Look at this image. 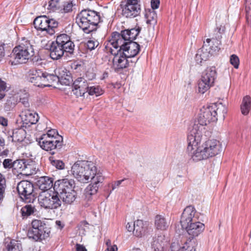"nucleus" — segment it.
Listing matches in <instances>:
<instances>
[{
  "label": "nucleus",
  "mask_w": 251,
  "mask_h": 251,
  "mask_svg": "<svg viewBox=\"0 0 251 251\" xmlns=\"http://www.w3.org/2000/svg\"><path fill=\"white\" fill-rule=\"evenodd\" d=\"M197 126L188 132L187 151L191 158L196 161L206 159L209 157L215 156L220 153L222 150L221 143L216 139H210L206 141L200 146L202 133L198 131Z\"/></svg>",
  "instance_id": "nucleus-1"
},
{
  "label": "nucleus",
  "mask_w": 251,
  "mask_h": 251,
  "mask_svg": "<svg viewBox=\"0 0 251 251\" xmlns=\"http://www.w3.org/2000/svg\"><path fill=\"white\" fill-rule=\"evenodd\" d=\"M34 55L33 46L30 40L23 38L8 56V61L11 65L26 63Z\"/></svg>",
  "instance_id": "nucleus-2"
},
{
  "label": "nucleus",
  "mask_w": 251,
  "mask_h": 251,
  "mask_svg": "<svg viewBox=\"0 0 251 251\" xmlns=\"http://www.w3.org/2000/svg\"><path fill=\"white\" fill-rule=\"evenodd\" d=\"M70 171L78 181L83 183H88L90 178L98 173L96 164L93 162L86 160L75 162L72 166Z\"/></svg>",
  "instance_id": "nucleus-3"
},
{
  "label": "nucleus",
  "mask_w": 251,
  "mask_h": 251,
  "mask_svg": "<svg viewBox=\"0 0 251 251\" xmlns=\"http://www.w3.org/2000/svg\"><path fill=\"white\" fill-rule=\"evenodd\" d=\"M101 21L100 13L89 9L81 10L76 18L78 25L86 33L95 30Z\"/></svg>",
  "instance_id": "nucleus-4"
},
{
  "label": "nucleus",
  "mask_w": 251,
  "mask_h": 251,
  "mask_svg": "<svg viewBox=\"0 0 251 251\" xmlns=\"http://www.w3.org/2000/svg\"><path fill=\"white\" fill-rule=\"evenodd\" d=\"M75 186L74 179L64 178L56 181L53 190L57 191L58 197L67 204H71L76 198V192L74 190Z\"/></svg>",
  "instance_id": "nucleus-5"
},
{
  "label": "nucleus",
  "mask_w": 251,
  "mask_h": 251,
  "mask_svg": "<svg viewBox=\"0 0 251 251\" xmlns=\"http://www.w3.org/2000/svg\"><path fill=\"white\" fill-rule=\"evenodd\" d=\"M218 107L214 104H211L210 105L203 106L200 109L199 114L198 121H196L193 126H190L188 128V132L194 128L195 126H198L199 129L198 132L200 131L202 133V130L204 129V126L211 122H215L218 118L216 117V113L215 110L218 109Z\"/></svg>",
  "instance_id": "nucleus-6"
},
{
  "label": "nucleus",
  "mask_w": 251,
  "mask_h": 251,
  "mask_svg": "<svg viewBox=\"0 0 251 251\" xmlns=\"http://www.w3.org/2000/svg\"><path fill=\"white\" fill-rule=\"evenodd\" d=\"M107 53L113 56L112 59V68L117 72H120L124 69L128 67V57L118 48V46H114L110 41L105 47Z\"/></svg>",
  "instance_id": "nucleus-7"
},
{
  "label": "nucleus",
  "mask_w": 251,
  "mask_h": 251,
  "mask_svg": "<svg viewBox=\"0 0 251 251\" xmlns=\"http://www.w3.org/2000/svg\"><path fill=\"white\" fill-rule=\"evenodd\" d=\"M38 201L40 206L46 209H57L62 203L56 190L41 192L38 196Z\"/></svg>",
  "instance_id": "nucleus-8"
},
{
  "label": "nucleus",
  "mask_w": 251,
  "mask_h": 251,
  "mask_svg": "<svg viewBox=\"0 0 251 251\" xmlns=\"http://www.w3.org/2000/svg\"><path fill=\"white\" fill-rule=\"evenodd\" d=\"M141 31V27L136 26L131 29L122 30L121 33L113 32L111 38L109 40L113 45L116 46H122L124 42H131L135 40Z\"/></svg>",
  "instance_id": "nucleus-9"
},
{
  "label": "nucleus",
  "mask_w": 251,
  "mask_h": 251,
  "mask_svg": "<svg viewBox=\"0 0 251 251\" xmlns=\"http://www.w3.org/2000/svg\"><path fill=\"white\" fill-rule=\"evenodd\" d=\"M50 77L49 73L39 69H30L27 74L28 81L38 87L51 86Z\"/></svg>",
  "instance_id": "nucleus-10"
},
{
  "label": "nucleus",
  "mask_w": 251,
  "mask_h": 251,
  "mask_svg": "<svg viewBox=\"0 0 251 251\" xmlns=\"http://www.w3.org/2000/svg\"><path fill=\"white\" fill-rule=\"evenodd\" d=\"M217 76L216 68L214 67H207L202 73L201 79L198 83L199 92L204 94L210 87L214 86Z\"/></svg>",
  "instance_id": "nucleus-11"
},
{
  "label": "nucleus",
  "mask_w": 251,
  "mask_h": 251,
  "mask_svg": "<svg viewBox=\"0 0 251 251\" xmlns=\"http://www.w3.org/2000/svg\"><path fill=\"white\" fill-rule=\"evenodd\" d=\"M33 24L37 30L44 32L45 34L53 35L58 26V23L53 19L46 16L38 17L35 19Z\"/></svg>",
  "instance_id": "nucleus-12"
},
{
  "label": "nucleus",
  "mask_w": 251,
  "mask_h": 251,
  "mask_svg": "<svg viewBox=\"0 0 251 251\" xmlns=\"http://www.w3.org/2000/svg\"><path fill=\"white\" fill-rule=\"evenodd\" d=\"M121 14L125 18H134L141 12V5L138 0H125L121 2Z\"/></svg>",
  "instance_id": "nucleus-13"
},
{
  "label": "nucleus",
  "mask_w": 251,
  "mask_h": 251,
  "mask_svg": "<svg viewBox=\"0 0 251 251\" xmlns=\"http://www.w3.org/2000/svg\"><path fill=\"white\" fill-rule=\"evenodd\" d=\"M90 179L92 180V182L87 186L84 193V199L87 201H90L92 200L93 196L97 193L100 184L102 183L104 180V177L101 173L98 172Z\"/></svg>",
  "instance_id": "nucleus-14"
},
{
  "label": "nucleus",
  "mask_w": 251,
  "mask_h": 251,
  "mask_svg": "<svg viewBox=\"0 0 251 251\" xmlns=\"http://www.w3.org/2000/svg\"><path fill=\"white\" fill-rule=\"evenodd\" d=\"M17 189L20 198L25 202H30L33 200V185L30 181H20L17 185Z\"/></svg>",
  "instance_id": "nucleus-15"
},
{
  "label": "nucleus",
  "mask_w": 251,
  "mask_h": 251,
  "mask_svg": "<svg viewBox=\"0 0 251 251\" xmlns=\"http://www.w3.org/2000/svg\"><path fill=\"white\" fill-rule=\"evenodd\" d=\"M55 74H50V75L53 77H50L51 79L50 82L51 86L54 83H58L69 85L72 80V77L69 71L65 67H59L54 70Z\"/></svg>",
  "instance_id": "nucleus-16"
},
{
  "label": "nucleus",
  "mask_w": 251,
  "mask_h": 251,
  "mask_svg": "<svg viewBox=\"0 0 251 251\" xmlns=\"http://www.w3.org/2000/svg\"><path fill=\"white\" fill-rule=\"evenodd\" d=\"M36 141L40 147L47 151L59 149L62 146L61 141L55 140V138L52 137L50 138L48 136H41L36 139Z\"/></svg>",
  "instance_id": "nucleus-17"
},
{
  "label": "nucleus",
  "mask_w": 251,
  "mask_h": 251,
  "mask_svg": "<svg viewBox=\"0 0 251 251\" xmlns=\"http://www.w3.org/2000/svg\"><path fill=\"white\" fill-rule=\"evenodd\" d=\"M224 32V27L220 26L214 29L213 32L209 35L210 38H207L206 42L210 48L214 51H219L220 50L219 45L221 44L220 40L222 38V34Z\"/></svg>",
  "instance_id": "nucleus-18"
},
{
  "label": "nucleus",
  "mask_w": 251,
  "mask_h": 251,
  "mask_svg": "<svg viewBox=\"0 0 251 251\" xmlns=\"http://www.w3.org/2000/svg\"><path fill=\"white\" fill-rule=\"evenodd\" d=\"M20 116L23 124L25 126H30L31 125L36 124L39 119L38 114L29 109H23Z\"/></svg>",
  "instance_id": "nucleus-19"
},
{
  "label": "nucleus",
  "mask_w": 251,
  "mask_h": 251,
  "mask_svg": "<svg viewBox=\"0 0 251 251\" xmlns=\"http://www.w3.org/2000/svg\"><path fill=\"white\" fill-rule=\"evenodd\" d=\"M118 48L122 51H124L125 54L128 58L135 57L140 50V45L137 42L133 41L124 42L122 46H118Z\"/></svg>",
  "instance_id": "nucleus-20"
},
{
  "label": "nucleus",
  "mask_w": 251,
  "mask_h": 251,
  "mask_svg": "<svg viewBox=\"0 0 251 251\" xmlns=\"http://www.w3.org/2000/svg\"><path fill=\"white\" fill-rule=\"evenodd\" d=\"M195 213L196 210L194 206L189 205L184 209L180 222L182 227L188 226V224L198 220Z\"/></svg>",
  "instance_id": "nucleus-21"
},
{
  "label": "nucleus",
  "mask_w": 251,
  "mask_h": 251,
  "mask_svg": "<svg viewBox=\"0 0 251 251\" xmlns=\"http://www.w3.org/2000/svg\"><path fill=\"white\" fill-rule=\"evenodd\" d=\"M55 42L66 50V52L72 53L74 52L75 45L68 35L62 34L57 36Z\"/></svg>",
  "instance_id": "nucleus-22"
},
{
  "label": "nucleus",
  "mask_w": 251,
  "mask_h": 251,
  "mask_svg": "<svg viewBox=\"0 0 251 251\" xmlns=\"http://www.w3.org/2000/svg\"><path fill=\"white\" fill-rule=\"evenodd\" d=\"M204 225L197 221L188 224V226H183L191 238H194L201 233L204 229Z\"/></svg>",
  "instance_id": "nucleus-23"
},
{
  "label": "nucleus",
  "mask_w": 251,
  "mask_h": 251,
  "mask_svg": "<svg viewBox=\"0 0 251 251\" xmlns=\"http://www.w3.org/2000/svg\"><path fill=\"white\" fill-rule=\"evenodd\" d=\"M50 57L53 60H58L64 55L66 50H64L55 42H52L50 46Z\"/></svg>",
  "instance_id": "nucleus-24"
},
{
  "label": "nucleus",
  "mask_w": 251,
  "mask_h": 251,
  "mask_svg": "<svg viewBox=\"0 0 251 251\" xmlns=\"http://www.w3.org/2000/svg\"><path fill=\"white\" fill-rule=\"evenodd\" d=\"M53 179L50 177L42 176L37 181V185L43 191H50L49 190L53 186Z\"/></svg>",
  "instance_id": "nucleus-25"
},
{
  "label": "nucleus",
  "mask_w": 251,
  "mask_h": 251,
  "mask_svg": "<svg viewBox=\"0 0 251 251\" xmlns=\"http://www.w3.org/2000/svg\"><path fill=\"white\" fill-rule=\"evenodd\" d=\"M32 227L36 229L39 232L44 233L46 236H49L50 229L47 227L46 224L39 220H34L31 223Z\"/></svg>",
  "instance_id": "nucleus-26"
},
{
  "label": "nucleus",
  "mask_w": 251,
  "mask_h": 251,
  "mask_svg": "<svg viewBox=\"0 0 251 251\" xmlns=\"http://www.w3.org/2000/svg\"><path fill=\"white\" fill-rule=\"evenodd\" d=\"M165 236L163 235L154 237L151 243V246L153 251H163Z\"/></svg>",
  "instance_id": "nucleus-27"
},
{
  "label": "nucleus",
  "mask_w": 251,
  "mask_h": 251,
  "mask_svg": "<svg viewBox=\"0 0 251 251\" xmlns=\"http://www.w3.org/2000/svg\"><path fill=\"white\" fill-rule=\"evenodd\" d=\"M26 131L24 127H21L13 129L12 135L11 136L13 142H21L24 140L26 136Z\"/></svg>",
  "instance_id": "nucleus-28"
},
{
  "label": "nucleus",
  "mask_w": 251,
  "mask_h": 251,
  "mask_svg": "<svg viewBox=\"0 0 251 251\" xmlns=\"http://www.w3.org/2000/svg\"><path fill=\"white\" fill-rule=\"evenodd\" d=\"M133 235L137 237H141L144 234L146 227L144 222L141 220H137L134 222Z\"/></svg>",
  "instance_id": "nucleus-29"
},
{
  "label": "nucleus",
  "mask_w": 251,
  "mask_h": 251,
  "mask_svg": "<svg viewBox=\"0 0 251 251\" xmlns=\"http://www.w3.org/2000/svg\"><path fill=\"white\" fill-rule=\"evenodd\" d=\"M169 223L162 215H157L155 218V226L158 229L166 230L169 226Z\"/></svg>",
  "instance_id": "nucleus-30"
},
{
  "label": "nucleus",
  "mask_w": 251,
  "mask_h": 251,
  "mask_svg": "<svg viewBox=\"0 0 251 251\" xmlns=\"http://www.w3.org/2000/svg\"><path fill=\"white\" fill-rule=\"evenodd\" d=\"M27 235L29 238L32 239L36 241L39 240L45 239L48 237L45 236L44 233L39 232V231L33 227L29 229Z\"/></svg>",
  "instance_id": "nucleus-31"
},
{
  "label": "nucleus",
  "mask_w": 251,
  "mask_h": 251,
  "mask_svg": "<svg viewBox=\"0 0 251 251\" xmlns=\"http://www.w3.org/2000/svg\"><path fill=\"white\" fill-rule=\"evenodd\" d=\"M90 84L84 77L77 78L74 82V87L83 90L85 93L87 92Z\"/></svg>",
  "instance_id": "nucleus-32"
},
{
  "label": "nucleus",
  "mask_w": 251,
  "mask_h": 251,
  "mask_svg": "<svg viewBox=\"0 0 251 251\" xmlns=\"http://www.w3.org/2000/svg\"><path fill=\"white\" fill-rule=\"evenodd\" d=\"M251 98L248 96H245L242 100L241 105V111L242 114L247 115L251 110Z\"/></svg>",
  "instance_id": "nucleus-33"
},
{
  "label": "nucleus",
  "mask_w": 251,
  "mask_h": 251,
  "mask_svg": "<svg viewBox=\"0 0 251 251\" xmlns=\"http://www.w3.org/2000/svg\"><path fill=\"white\" fill-rule=\"evenodd\" d=\"M198 50H201V56L202 58V59H203V61H206L209 58L210 54L213 53V51L216 52V51H214L212 50L210 46H208L207 43L204 42L203 45L202 47L199 49Z\"/></svg>",
  "instance_id": "nucleus-34"
},
{
  "label": "nucleus",
  "mask_w": 251,
  "mask_h": 251,
  "mask_svg": "<svg viewBox=\"0 0 251 251\" xmlns=\"http://www.w3.org/2000/svg\"><path fill=\"white\" fill-rule=\"evenodd\" d=\"M34 164L29 159H26L23 172L26 175H31L35 172Z\"/></svg>",
  "instance_id": "nucleus-35"
},
{
  "label": "nucleus",
  "mask_w": 251,
  "mask_h": 251,
  "mask_svg": "<svg viewBox=\"0 0 251 251\" xmlns=\"http://www.w3.org/2000/svg\"><path fill=\"white\" fill-rule=\"evenodd\" d=\"M10 88V85L0 77V100L5 97V92L8 91Z\"/></svg>",
  "instance_id": "nucleus-36"
},
{
  "label": "nucleus",
  "mask_w": 251,
  "mask_h": 251,
  "mask_svg": "<svg viewBox=\"0 0 251 251\" xmlns=\"http://www.w3.org/2000/svg\"><path fill=\"white\" fill-rule=\"evenodd\" d=\"M87 92H88L90 95H95L96 96L98 97L101 95L103 94V91L100 86H91L90 84Z\"/></svg>",
  "instance_id": "nucleus-37"
},
{
  "label": "nucleus",
  "mask_w": 251,
  "mask_h": 251,
  "mask_svg": "<svg viewBox=\"0 0 251 251\" xmlns=\"http://www.w3.org/2000/svg\"><path fill=\"white\" fill-rule=\"evenodd\" d=\"M35 208L30 204H27L23 207L21 209V212L24 218L33 214L35 212Z\"/></svg>",
  "instance_id": "nucleus-38"
},
{
  "label": "nucleus",
  "mask_w": 251,
  "mask_h": 251,
  "mask_svg": "<svg viewBox=\"0 0 251 251\" xmlns=\"http://www.w3.org/2000/svg\"><path fill=\"white\" fill-rule=\"evenodd\" d=\"M145 16L147 24L153 25L156 23L157 14L154 10H151L147 12Z\"/></svg>",
  "instance_id": "nucleus-39"
},
{
  "label": "nucleus",
  "mask_w": 251,
  "mask_h": 251,
  "mask_svg": "<svg viewBox=\"0 0 251 251\" xmlns=\"http://www.w3.org/2000/svg\"><path fill=\"white\" fill-rule=\"evenodd\" d=\"M63 3L62 0H51L49 2V9L52 11H61V6Z\"/></svg>",
  "instance_id": "nucleus-40"
},
{
  "label": "nucleus",
  "mask_w": 251,
  "mask_h": 251,
  "mask_svg": "<svg viewBox=\"0 0 251 251\" xmlns=\"http://www.w3.org/2000/svg\"><path fill=\"white\" fill-rule=\"evenodd\" d=\"M26 159H18L14 161V171L17 173H22Z\"/></svg>",
  "instance_id": "nucleus-41"
},
{
  "label": "nucleus",
  "mask_w": 251,
  "mask_h": 251,
  "mask_svg": "<svg viewBox=\"0 0 251 251\" xmlns=\"http://www.w3.org/2000/svg\"><path fill=\"white\" fill-rule=\"evenodd\" d=\"M49 160L51 164L57 169L62 170L65 167V164L62 161L55 159L54 157H50Z\"/></svg>",
  "instance_id": "nucleus-42"
},
{
  "label": "nucleus",
  "mask_w": 251,
  "mask_h": 251,
  "mask_svg": "<svg viewBox=\"0 0 251 251\" xmlns=\"http://www.w3.org/2000/svg\"><path fill=\"white\" fill-rule=\"evenodd\" d=\"M42 136H48L51 138H54L55 140H58L63 142V137L59 135L57 131L54 129L48 130L46 134H43Z\"/></svg>",
  "instance_id": "nucleus-43"
},
{
  "label": "nucleus",
  "mask_w": 251,
  "mask_h": 251,
  "mask_svg": "<svg viewBox=\"0 0 251 251\" xmlns=\"http://www.w3.org/2000/svg\"><path fill=\"white\" fill-rule=\"evenodd\" d=\"M214 104L218 108L217 110H215L216 113V117H217L219 115L223 118H225V114L227 112L226 108L221 103H215Z\"/></svg>",
  "instance_id": "nucleus-44"
},
{
  "label": "nucleus",
  "mask_w": 251,
  "mask_h": 251,
  "mask_svg": "<svg viewBox=\"0 0 251 251\" xmlns=\"http://www.w3.org/2000/svg\"><path fill=\"white\" fill-rule=\"evenodd\" d=\"M73 7L72 2L70 0L66 1H63V3L61 6V12L67 13L72 11Z\"/></svg>",
  "instance_id": "nucleus-45"
},
{
  "label": "nucleus",
  "mask_w": 251,
  "mask_h": 251,
  "mask_svg": "<svg viewBox=\"0 0 251 251\" xmlns=\"http://www.w3.org/2000/svg\"><path fill=\"white\" fill-rule=\"evenodd\" d=\"M5 188V180L3 176L0 173V203L1 202L4 197Z\"/></svg>",
  "instance_id": "nucleus-46"
},
{
  "label": "nucleus",
  "mask_w": 251,
  "mask_h": 251,
  "mask_svg": "<svg viewBox=\"0 0 251 251\" xmlns=\"http://www.w3.org/2000/svg\"><path fill=\"white\" fill-rule=\"evenodd\" d=\"M99 45V42L96 39L93 38L88 40L86 44V47L88 49L92 50L95 49Z\"/></svg>",
  "instance_id": "nucleus-47"
},
{
  "label": "nucleus",
  "mask_w": 251,
  "mask_h": 251,
  "mask_svg": "<svg viewBox=\"0 0 251 251\" xmlns=\"http://www.w3.org/2000/svg\"><path fill=\"white\" fill-rule=\"evenodd\" d=\"M19 101L18 96L14 95L10 97L7 100L6 104L10 108L14 107Z\"/></svg>",
  "instance_id": "nucleus-48"
},
{
  "label": "nucleus",
  "mask_w": 251,
  "mask_h": 251,
  "mask_svg": "<svg viewBox=\"0 0 251 251\" xmlns=\"http://www.w3.org/2000/svg\"><path fill=\"white\" fill-rule=\"evenodd\" d=\"M7 251H21L19 244L11 241L6 246Z\"/></svg>",
  "instance_id": "nucleus-49"
},
{
  "label": "nucleus",
  "mask_w": 251,
  "mask_h": 251,
  "mask_svg": "<svg viewBox=\"0 0 251 251\" xmlns=\"http://www.w3.org/2000/svg\"><path fill=\"white\" fill-rule=\"evenodd\" d=\"M246 17L248 22H251V0H246Z\"/></svg>",
  "instance_id": "nucleus-50"
},
{
  "label": "nucleus",
  "mask_w": 251,
  "mask_h": 251,
  "mask_svg": "<svg viewBox=\"0 0 251 251\" xmlns=\"http://www.w3.org/2000/svg\"><path fill=\"white\" fill-rule=\"evenodd\" d=\"M14 161L11 159H4L2 165L4 169L9 170L12 169L14 171Z\"/></svg>",
  "instance_id": "nucleus-51"
},
{
  "label": "nucleus",
  "mask_w": 251,
  "mask_h": 251,
  "mask_svg": "<svg viewBox=\"0 0 251 251\" xmlns=\"http://www.w3.org/2000/svg\"><path fill=\"white\" fill-rule=\"evenodd\" d=\"M230 62L235 69L238 68L239 65V59L236 55L232 54L231 55L230 58Z\"/></svg>",
  "instance_id": "nucleus-52"
},
{
  "label": "nucleus",
  "mask_w": 251,
  "mask_h": 251,
  "mask_svg": "<svg viewBox=\"0 0 251 251\" xmlns=\"http://www.w3.org/2000/svg\"><path fill=\"white\" fill-rule=\"evenodd\" d=\"M28 95L27 94H25L24 97H21L20 96L19 101L21 102L25 108V109H28L29 107V103L28 102Z\"/></svg>",
  "instance_id": "nucleus-53"
},
{
  "label": "nucleus",
  "mask_w": 251,
  "mask_h": 251,
  "mask_svg": "<svg viewBox=\"0 0 251 251\" xmlns=\"http://www.w3.org/2000/svg\"><path fill=\"white\" fill-rule=\"evenodd\" d=\"M72 92L73 94L75 95L77 97L83 96L85 93L83 90H81L74 86H73Z\"/></svg>",
  "instance_id": "nucleus-54"
},
{
  "label": "nucleus",
  "mask_w": 251,
  "mask_h": 251,
  "mask_svg": "<svg viewBox=\"0 0 251 251\" xmlns=\"http://www.w3.org/2000/svg\"><path fill=\"white\" fill-rule=\"evenodd\" d=\"M88 81L92 80L96 78V75L93 72L91 71H87L85 74V76L84 77Z\"/></svg>",
  "instance_id": "nucleus-55"
},
{
  "label": "nucleus",
  "mask_w": 251,
  "mask_h": 251,
  "mask_svg": "<svg viewBox=\"0 0 251 251\" xmlns=\"http://www.w3.org/2000/svg\"><path fill=\"white\" fill-rule=\"evenodd\" d=\"M47 129V125L46 122L39 123L37 126V129L40 131L45 130Z\"/></svg>",
  "instance_id": "nucleus-56"
},
{
  "label": "nucleus",
  "mask_w": 251,
  "mask_h": 251,
  "mask_svg": "<svg viewBox=\"0 0 251 251\" xmlns=\"http://www.w3.org/2000/svg\"><path fill=\"white\" fill-rule=\"evenodd\" d=\"M138 59V58H135V57L128 58V67L134 66Z\"/></svg>",
  "instance_id": "nucleus-57"
},
{
  "label": "nucleus",
  "mask_w": 251,
  "mask_h": 251,
  "mask_svg": "<svg viewBox=\"0 0 251 251\" xmlns=\"http://www.w3.org/2000/svg\"><path fill=\"white\" fill-rule=\"evenodd\" d=\"M177 251H196V249L193 246H186L180 248Z\"/></svg>",
  "instance_id": "nucleus-58"
},
{
  "label": "nucleus",
  "mask_w": 251,
  "mask_h": 251,
  "mask_svg": "<svg viewBox=\"0 0 251 251\" xmlns=\"http://www.w3.org/2000/svg\"><path fill=\"white\" fill-rule=\"evenodd\" d=\"M151 7L152 8V10H154V9L158 8L159 4H160V0H151Z\"/></svg>",
  "instance_id": "nucleus-59"
},
{
  "label": "nucleus",
  "mask_w": 251,
  "mask_h": 251,
  "mask_svg": "<svg viewBox=\"0 0 251 251\" xmlns=\"http://www.w3.org/2000/svg\"><path fill=\"white\" fill-rule=\"evenodd\" d=\"M126 180V178L123 179L122 180L116 181L114 182L113 184H112V190H114L117 187H119L123 182H125Z\"/></svg>",
  "instance_id": "nucleus-60"
},
{
  "label": "nucleus",
  "mask_w": 251,
  "mask_h": 251,
  "mask_svg": "<svg viewBox=\"0 0 251 251\" xmlns=\"http://www.w3.org/2000/svg\"><path fill=\"white\" fill-rule=\"evenodd\" d=\"M201 50H198L195 56V60L198 63H201L203 61V59H202V58L201 56Z\"/></svg>",
  "instance_id": "nucleus-61"
},
{
  "label": "nucleus",
  "mask_w": 251,
  "mask_h": 251,
  "mask_svg": "<svg viewBox=\"0 0 251 251\" xmlns=\"http://www.w3.org/2000/svg\"><path fill=\"white\" fill-rule=\"evenodd\" d=\"M4 44L0 45V61L5 56Z\"/></svg>",
  "instance_id": "nucleus-62"
},
{
  "label": "nucleus",
  "mask_w": 251,
  "mask_h": 251,
  "mask_svg": "<svg viewBox=\"0 0 251 251\" xmlns=\"http://www.w3.org/2000/svg\"><path fill=\"white\" fill-rule=\"evenodd\" d=\"M75 247V251H87V250L85 248V247L82 245L76 244Z\"/></svg>",
  "instance_id": "nucleus-63"
},
{
  "label": "nucleus",
  "mask_w": 251,
  "mask_h": 251,
  "mask_svg": "<svg viewBox=\"0 0 251 251\" xmlns=\"http://www.w3.org/2000/svg\"><path fill=\"white\" fill-rule=\"evenodd\" d=\"M126 228L129 232H132L133 233V228H134V224H132L131 223H128L126 225Z\"/></svg>",
  "instance_id": "nucleus-64"
}]
</instances>
